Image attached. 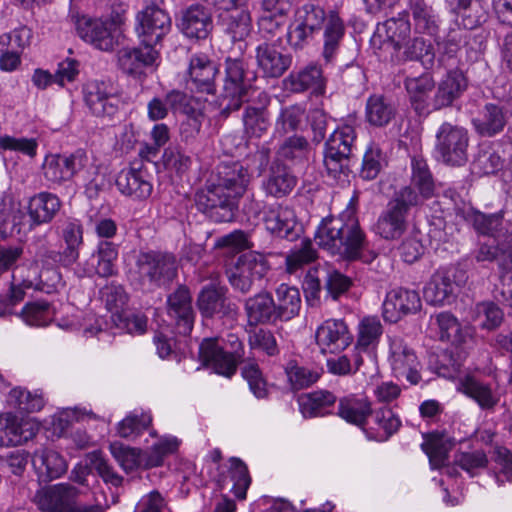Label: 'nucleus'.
<instances>
[{
    "instance_id": "obj_13",
    "label": "nucleus",
    "mask_w": 512,
    "mask_h": 512,
    "mask_svg": "<svg viewBox=\"0 0 512 512\" xmlns=\"http://www.w3.org/2000/svg\"><path fill=\"white\" fill-rule=\"evenodd\" d=\"M136 32L142 45L154 47L171 30V18L160 7L146 6L137 14Z\"/></svg>"
},
{
    "instance_id": "obj_40",
    "label": "nucleus",
    "mask_w": 512,
    "mask_h": 512,
    "mask_svg": "<svg viewBox=\"0 0 512 512\" xmlns=\"http://www.w3.org/2000/svg\"><path fill=\"white\" fill-rule=\"evenodd\" d=\"M60 207V199L55 194L41 192L33 196L28 205L30 228L51 222Z\"/></svg>"
},
{
    "instance_id": "obj_55",
    "label": "nucleus",
    "mask_w": 512,
    "mask_h": 512,
    "mask_svg": "<svg viewBox=\"0 0 512 512\" xmlns=\"http://www.w3.org/2000/svg\"><path fill=\"white\" fill-rule=\"evenodd\" d=\"M7 404L20 412L32 413L40 411L44 406V399L39 393H32L24 388H13L6 399Z\"/></svg>"
},
{
    "instance_id": "obj_52",
    "label": "nucleus",
    "mask_w": 512,
    "mask_h": 512,
    "mask_svg": "<svg viewBox=\"0 0 512 512\" xmlns=\"http://www.w3.org/2000/svg\"><path fill=\"white\" fill-rule=\"evenodd\" d=\"M242 120L244 132L249 138L262 137L270 127V116L264 107L247 106Z\"/></svg>"
},
{
    "instance_id": "obj_51",
    "label": "nucleus",
    "mask_w": 512,
    "mask_h": 512,
    "mask_svg": "<svg viewBox=\"0 0 512 512\" xmlns=\"http://www.w3.org/2000/svg\"><path fill=\"white\" fill-rule=\"evenodd\" d=\"M467 36L468 32L465 29L459 27L450 29L446 38L441 43H438L441 50L438 60L440 65L445 68L456 67L458 63L457 53L461 45L466 42Z\"/></svg>"
},
{
    "instance_id": "obj_2",
    "label": "nucleus",
    "mask_w": 512,
    "mask_h": 512,
    "mask_svg": "<svg viewBox=\"0 0 512 512\" xmlns=\"http://www.w3.org/2000/svg\"><path fill=\"white\" fill-rule=\"evenodd\" d=\"M315 240L321 248L331 255H338L349 260L360 257L366 246V239L356 217L353 198L338 217L322 220L315 233Z\"/></svg>"
},
{
    "instance_id": "obj_63",
    "label": "nucleus",
    "mask_w": 512,
    "mask_h": 512,
    "mask_svg": "<svg viewBox=\"0 0 512 512\" xmlns=\"http://www.w3.org/2000/svg\"><path fill=\"white\" fill-rule=\"evenodd\" d=\"M151 422L150 414L134 411L118 423L117 433L122 438H135L147 429Z\"/></svg>"
},
{
    "instance_id": "obj_64",
    "label": "nucleus",
    "mask_w": 512,
    "mask_h": 512,
    "mask_svg": "<svg viewBox=\"0 0 512 512\" xmlns=\"http://www.w3.org/2000/svg\"><path fill=\"white\" fill-rule=\"evenodd\" d=\"M110 451L122 469L131 472L142 465V450L122 445L118 442L110 444Z\"/></svg>"
},
{
    "instance_id": "obj_11",
    "label": "nucleus",
    "mask_w": 512,
    "mask_h": 512,
    "mask_svg": "<svg viewBox=\"0 0 512 512\" xmlns=\"http://www.w3.org/2000/svg\"><path fill=\"white\" fill-rule=\"evenodd\" d=\"M268 269V262L262 254L248 252L239 256L226 273L234 291L246 294L251 291L256 281L265 276Z\"/></svg>"
},
{
    "instance_id": "obj_60",
    "label": "nucleus",
    "mask_w": 512,
    "mask_h": 512,
    "mask_svg": "<svg viewBox=\"0 0 512 512\" xmlns=\"http://www.w3.org/2000/svg\"><path fill=\"white\" fill-rule=\"evenodd\" d=\"M386 165V155L377 144L371 143L364 153L360 175L363 179L373 180Z\"/></svg>"
},
{
    "instance_id": "obj_21",
    "label": "nucleus",
    "mask_w": 512,
    "mask_h": 512,
    "mask_svg": "<svg viewBox=\"0 0 512 512\" xmlns=\"http://www.w3.org/2000/svg\"><path fill=\"white\" fill-rule=\"evenodd\" d=\"M263 221L269 232L289 241L296 240L301 232L295 212L288 206L276 204L267 207Z\"/></svg>"
},
{
    "instance_id": "obj_17",
    "label": "nucleus",
    "mask_w": 512,
    "mask_h": 512,
    "mask_svg": "<svg viewBox=\"0 0 512 512\" xmlns=\"http://www.w3.org/2000/svg\"><path fill=\"white\" fill-rule=\"evenodd\" d=\"M118 259V245L112 241L100 240L96 250L83 263H80L75 274L79 278L92 277H110L117 273L116 261Z\"/></svg>"
},
{
    "instance_id": "obj_8",
    "label": "nucleus",
    "mask_w": 512,
    "mask_h": 512,
    "mask_svg": "<svg viewBox=\"0 0 512 512\" xmlns=\"http://www.w3.org/2000/svg\"><path fill=\"white\" fill-rule=\"evenodd\" d=\"M469 133L460 125L443 122L435 133L434 155L449 166H461L468 159Z\"/></svg>"
},
{
    "instance_id": "obj_62",
    "label": "nucleus",
    "mask_w": 512,
    "mask_h": 512,
    "mask_svg": "<svg viewBox=\"0 0 512 512\" xmlns=\"http://www.w3.org/2000/svg\"><path fill=\"white\" fill-rule=\"evenodd\" d=\"M404 59L418 60L426 67L434 64L435 53L433 46L423 38L415 37L404 44Z\"/></svg>"
},
{
    "instance_id": "obj_15",
    "label": "nucleus",
    "mask_w": 512,
    "mask_h": 512,
    "mask_svg": "<svg viewBox=\"0 0 512 512\" xmlns=\"http://www.w3.org/2000/svg\"><path fill=\"white\" fill-rule=\"evenodd\" d=\"M88 162L86 152L81 149L70 155H49L46 156L42 165L43 175L52 184H62L82 171Z\"/></svg>"
},
{
    "instance_id": "obj_10",
    "label": "nucleus",
    "mask_w": 512,
    "mask_h": 512,
    "mask_svg": "<svg viewBox=\"0 0 512 512\" xmlns=\"http://www.w3.org/2000/svg\"><path fill=\"white\" fill-rule=\"evenodd\" d=\"M356 140V132L351 125L335 129L325 144L324 165L332 177L336 178L348 168L349 158Z\"/></svg>"
},
{
    "instance_id": "obj_29",
    "label": "nucleus",
    "mask_w": 512,
    "mask_h": 512,
    "mask_svg": "<svg viewBox=\"0 0 512 512\" xmlns=\"http://www.w3.org/2000/svg\"><path fill=\"white\" fill-rule=\"evenodd\" d=\"M119 68L128 75L142 74L143 69L152 66L159 58L157 48L141 44V47H124L117 53Z\"/></svg>"
},
{
    "instance_id": "obj_23",
    "label": "nucleus",
    "mask_w": 512,
    "mask_h": 512,
    "mask_svg": "<svg viewBox=\"0 0 512 512\" xmlns=\"http://www.w3.org/2000/svg\"><path fill=\"white\" fill-rule=\"evenodd\" d=\"M316 343L323 353L346 349L353 340L348 326L342 319H328L316 330Z\"/></svg>"
},
{
    "instance_id": "obj_53",
    "label": "nucleus",
    "mask_w": 512,
    "mask_h": 512,
    "mask_svg": "<svg viewBox=\"0 0 512 512\" xmlns=\"http://www.w3.org/2000/svg\"><path fill=\"white\" fill-rule=\"evenodd\" d=\"M308 153L309 143L306 138L294 135L286 138L279 146L275 161L297 164L306 160Z\"/></svg>"
},
{
    "instance_id": "obj_48",
    "label": "nucleus",
    "mask_w": 512,
    "mask_h": 512,
    "mask_svg": "<svg viewBox=\"0 0 512 512\" xmlns=\"http://www.w3.org/2000/svg\"><path fill=\"white\" fill-rule=\"evenodd\" d=\"M459 390L473 399L482 409H491L499 401L491 387L474 376L466 375L461 378Z\"/></svg>"
},
{
    "instance_id": "obj_56",
    "label": "nucleus",
    "mask_w": 512,
    "mask_h": 512,
    "mask_svg": "<svg viewBox=\"0 0 512 512\" xmlns=\"http://www.w3.org/2000/svg\"><path fill=\"white\" fill-rule=\"evenodd\" d=\"M317 250L313 247L310 239H304L299 246H295L286 256V270L294 274L304 266L314 262L317 259Z\"/></svg>"
},
{
    "instance_id": "obj_18",
    "label": "nucleus",
    "mask_w": 512,
    "mask_h": 512,
    "mask_svg": "<svg viewBox=\"0 0 512 512\" xmlns=\"http://www.w3.org/2000/svg\"><path fill=\"white\" fill-rule=\"evenodd\" d=\"M116 186L125 196L145 200L153 191L152 175L142 162H134L129 168L118 173Z\"/></svg>"
},
{
    "instance_id": "obj_58",
    "label": "nucleus",
    "mask_w": 512,
    "mask_h": 512,
    "mask_svg": "<svg viewBox=\"0 0 512 512\" xmlns=\"http://www.w3.org/2000/svg\"><path fill=\"white\" fill-rule=\"evenodd\" d=\"M19 316L29 326L42 327L53 320L54 310L46 301H34L27 303Z\"/></svg>"
},
{
    "instance_id": "obj_45",
    "label": "nucleus",
    "mask_w": 512,
    "mask_h": 512,
    "mask_svg": "<svg viewBox=\"0 0 512 512\" xmlns=\"http://www.w3.org/2000/svg\"><path fill=\"white\" fill-rule=\"evenodd\" d=\"M218 23L231 40L242 42L250 34L251 17L248 11L239 8L221 13Z\"/></svg>"
},
{
    "instance_id": "obj_57",
    "label": "nucleus",
    "mask_w": 512,
    "mask_h": 512,
    "mask_svg": "<svg viewBox=\"0 0 512 512\" xmlns=\"http://www.w3.org/2000/svg\"><path fill=\"white\" fill-rule=\"evenodd\" d=\"M382 335V325L377 317H365L358 327L356 348L360 351H370L377 346Z\"/></svg>"
},
{
    "instance_id": "obj_61",
    "label": "nucleus",
    "mask_w": 512,
    "mask_h": 512,
    "mask_svg": "<svg viewBox=\"0 0 512 512\" xmlns=\"http://www.w3.org/2000/svg\"><path fill=\"white\" fill-rule=\"evenodd\" d=\"M101 299L110 312L111 320H115L116 314H121L128 301V295L122 285L111 282L105 285L101 291Z\"/></svg>"
},
{
    "instance_id": "obj_26",
    "label": "nucleus",
    "mask_w": 512,
    "mask_h": 512,
    "mask_svg": "<svg viewBox=\"0 0 512 512\" xmlns=\"http://www.w3.org/2000/svg\"><path fill=\"white\" fill-rule=\"evenodd\" d=\"M226 288L217 283L205 285L199 292L197 306L203 317L215 315L228 316L234 314L236 306L225 297Z\"/></svg>"
},
{
    "instance_id": "obj_39",
    "label": "nucleus",
    "mask_w": 512,
    "mask_h": 512,
    "mask_svg": "<svg viewBox=\"0 0 512 512\" xmlns=\"http://www.w3.org/2000/svg\"><path fill=\"white\" fill-rule=\"evenodd\" d=\"M507 123L502 107L488 103L473 117L474 130L481 137H493L500 133Z\"/></svg>"
},
{
    "instance_id": "obj_34",
    "label": "nucleus",
    "mask_w": 512,
    "mask_h": 512,
    "mask_svg": "<svg viewBox=\"0 0 512 512\" xmlns=\"http://www.w3.org/2000/svg\"><path fill=\"white\" fill-rule=\"evenodd\" d=\"M411 183L405 186L397 193H403L409 190L416 196L417 206L422 204L424 200L434 195L435 183L429 170L427 162L421 157H413L411 159Z\"/></svg>"
},
{
    "instance_id": "obj_3",
    "label": "nucleus",
    "mask_w": 512,
    "mask_h": 512,
    "mask_svg": "<svg viewBox=\"0 0 512 512\" xmlns=\"http://www.w3.org/2000/svg\"><path fill=\"white\" fill-rule=\"evenodd\" d=\"M256 73L249 69L248 62L243 57H227L225 60V75L220 93L221 113L228 116L237 111L244 102L248 101L254 91Z\"/></svg>"
},
{
    "instance_id": "obj_28",
    "label": "nucleus",
    "mask_w": 512,
    "mask_h": 512,
    "mask_svg": "<svg viewBox=\"0 0 512 512\" xmlns=\"http://www.w3.org/2000/svg\"><path fill=\"white\" fill-rule=\"evenodd\" d=\"M177 26L188 38L206 39L213 29L212 16L204 6L191 5L182 12Z\"/></svg>"
},
{
    "instance_id": "obj_9",
    "label": "nucleus",
    "mask_w": 512,
    "mask_h": 512,
    "mask_svg": "<svg viewBox=\"0 0 512 512\" xmlns=\"http://www.w3.org/2000/svg\"><path fill=\"white\" fill-rule=\"evenodd\" d=\"M414 206H417L416 196L409 190L395 193L377 220L376 233L386 240L399 238L406 230L407 216Z\"/></svg>"
},
{
    "instance_id": "obj_54",
    "label": "nucleus",
    "mask_w": 512,
    "mask_h": 512,
    "mask_svg": "<svg viewBox=\"0 0 512 512\" xmlns=\"http://www.w3.org/2000/svg\"><path fill=\"white\" fill-rule=\"evenodd\" d=\"M228 476L233 482L231 492L239 500L246 499L247 490L251 485V476L247 465L237 457L229 459Z\"/></svg>"
},
{
    "instance_id": "obj_42",
    "label": "nucleus",
    "mask_w": 512,
    "mask_h": 512,
    "mask_svg": "<svg viewBox=\"0 0 512 512\" xmlns=\"http://www.w3.org/2000/svg\"><path fill=\"white\" fill-rule=\"evenodd\" d=\"M455 196L456 193L451 190L445 193V197H449L451 201L454 202L456 215L472 224L478 233L483 235H492L501 225L502 216L500 214L495 213L487 215L479 211H473L470 207L458 208L456 206Z\"/></svg>"
},
{
    "instance_id": "obj_43",
    "label": "nucleus",
    "mask_w": 512,
    "mask_h": 512,
    "mask_svg": "<svg viewBox=\"0 0 512 512\" xmlns=\"http://www.w3.org/2000/svg\"><path fill=\"white\" fill-rule=\"evenodd\" d=\"M61 237L66 245L62 256L64 267H70L79 259V250L83 245V226L81 221L75 218L66 219L61 227Z\"/></svg>"
},
{
    "instance_id": "obj_50",
    "label": "nucleus",
    "mask_w": 512,
    "mask_h": 512,
    "mask_svg": "<svg viewBox=\"0 0 512 512\" xmlns=\"http://www.w3.org/2000/svg\"><path fill=\"white\" fill-rule=\"evenodd\" d=\"M394 115V107L383 95L374 94L368 97L365 117L370 125L375 127L386 126Z\"/></svg>"
},
{
    "instance_id": "obj_6",
    "label": "nucleus",
    "mask_w": 512,
    "mask_h": 512,
    "mask_svg": "<svg viewBox=\"0 0 512 512\" xmlns=\"http://www.w3.org/2000/svg\"><path fill=\"white\" fill-rule=\"evenodd\" d=\"M80 491L70 483H59L38 489L33 503L41 512H103L101 503L77 502Z\"/></svg>"
},
{
    "instance_id": "obj_49",
    "label": "nucleus",
    "mask_w": 512,
    "mask_h": 512,
    "mask_svg": "<svg viewBox=\"0 0 512 512\" xmlns=\"http://www.w3.org/2000/svg\"><path fill=\"white\" fill-rule=\"evenodd\" d=\"M301 307L300 292L296 287L280 284L276 289L275 308L279 320H290L298 314Z\"/></svg>"
},
{
    "instance_id": "obj_33",
    "label": "nucleus",
    "mask_w": 512,
    "mask_h": 512,
    "mask_svg": "<svg viewBox=\"0 0 512 512\" xmlns=\"http://www.w3.org/2000/svg\"><path fill=\"white\" fill-rule=\"evenodd\" d=\"M22 285L50 294L62 286V275L55 266L30 263L22 275Z\"/></svg>"
},
{
    "instance_id": "obj_59",
    "label": "nucleus",
    "mask_w": 512,
    "mask_h": 512,
    "mask_svg": "<svg viewBox=\"0 0 512 512\" xmlns=\"http://www.w3.org/2000/svg\"><path fill=\"white\" fill-rule=\"evenodd\" d=\"M31 247L34 255L31 263H37L40 266H54L55 263H59L64 267L62 260L63 251H56L46 234L34 237Z\"/></svg>"
},
{
    "instance_id": "obj_27",
    "label": "nucleus",
    "mask_w": 512,
    "mask_h": 512,
    "mask_svg": "<svg viewBox=\"0 0 512 512\" xmlns=\"http://www.w3.org/2000/svg\"><path fill=\"white\" fill-rule=\"evenodd\" d=\"M456 282L451 270L438 269L423 289V297L429 305L450 304L455 298Z\"/></svg>"
},
{
    "instance_id": "obj_7",
    "label": "nucleus",
    "mask_w": 512,
    "mask_h": 512,
    "mask_svg": "<svg viewBox=\"0 0 512 512\" xmlns=\"http://www.w3.org/2000/svg\"><path fill=\"white\" fill-rule=\"evenodd\" d=\"M329 16L330 10L326 12L319 4L308 2L299 6L287 28L288 45L294 50L305 48L322 30Z\"/></svg>"
},
{
    "instance_id": "obj_38",
    "label": "nucleus",
    "mask_w": 512,
    "mask_h": 512,
    "mask_svg": "<svg viewBox=\"0 0 512 512\" xmlns=\"http://www.w3.org/2000/svg\"><path fill=\"white\" fill-rule=\"evenodd\" d=\"M32 463L40 480L44 482L57 479L67 471V463L63 456L50 448L35 450Z\"/></svg>"
},
{
    "instance_id": "obj_41",
    "label": "nucleus",
    "mask_w": 512,
    "mask_h": 512,
    "mask_svg": "<svg viewBox=\"0 0 512 512\" xmlns=\"http://www.w3.org/2000/svg\"><path fill=\"white\" fill-rule=\"evenodd\" d=\"M245 311L250 325L279 320L275 301L269 293L262 292L245 301Z\"/></svg>"
},
{
    "instance_id": "obj_1",
    "label": "nucleus",
    "mask_w": 512,
    "mask_h": 512,
    "mask_svg": "<svg viewBox=\"0 0 512 512\" xmlns=\"http://www.w3.org/2000/svg\"><path fill=\"white\" fill-rule=\"evenodd\" d=\"M251 180L249 170L238 162L218 168L216 184L197 192L198 209L215 222H229L234 217L236 201L243 196Z\"/></svg>"
},
{
    "instance_id": "obj_25",
    "label": "nucleus",
    "mask_w": 512,
    "mask_h": 512,
    "mask_svg": "<svg viewBox=\"0 0 512 512\" xmlns=\"http://www.w3.org/2000/svg\"><path fill=\"white\" fill-rule=\"evenodd\" d=\"M189 80L187 85L190 90L206 94H214L216 91L215 78L218 74L217 65L205 54L193 55L189 63Z\"/></svg>"
},
{
    "instance_id": "obj_35",
    "label": "nucleus",
    "mask_w": 512,
    "mask_h": 512,
    "mask_svg": "<svg viewBox=\"0 0 512 512\" xmlns=\"http://www.w3.org/2000/svg\"><path fill=\"white\" fill-rule=\"evenodd\" d=\"M285 88L294 93L311 90L314 94H322L325 90V79L322 69L316 64H309L297 72H291L284 80Z\"/></svg>"
},
{
    "instance_id": "obj_36",
    "label": "nucleus",
    "mask_w": 512,
    "mask_h": 512,
    "mask_svg": "<svg viewBox=\"0 0 512 512\" xmlns=\"http://www.w3.org/2000/svg\"><path fill=\"white\" fill-rule=\"evenodd\" d=\"M323 30V47L321 56L326 64L335 62L345 37L346 27L338 12L330 10L328 22Z\"/></svg>"
},
{
    "instance_id": "obj_30",
    "label": "nucleus",
    "mask_w": 512,
    "mask_h": 512,
    "mask_svg": "<svg viewBox=\"0 0 512 512\" xmlns=\"http://www.w3.org/2000/svg\"><path fill=\"white\" fill-rule=\"evenodd\" d=\"M467 88V80L463 72L455 67L449 68L439 82L431 100L433 110L450 106Z\"/></svg>"
},
{
    "instance_id": "obj_4",
    "label": "nucleus",
    "mask_w": 512,
    "mask_h": 512,
    "mask_svg": "<svg viewBox=\"0 0 512 512\" xmlns=\"http://www.w3.org/2000/svg\"><path fill=\"white\" fill-rule=\"evenodd\" d=\"M131 274L143 289L160 288L177 276L176 258L170 253L159 251L139 252Z\"/></svg>"
},
{
    "instance_id": "obj_22",
    "label": "nucleus",
    "mask_w": 512,
    "mask_h": 512,
    "mask_svg": "<svg viewBox=\"0 0 512 512\" xmlns=\"http://www.w3.org/2000/svg\"><path fill=\"white\" fill-rule=\"evenodd\" d=\"M421 306V298L417 291L396 288L386 295L383 302V317L386 321L395 323L404 315L416 313Z\"/></svg>"
},
{
    "instance_id": "obj_20",
    "label": "nucleus",
    "mask_w": 512,
    "mask_h": 512,
    "mask_svg": "<svg viewBox=\"0 0 512 512\" xmlns=\"http://www.w3.org/2000/svg\"><path fill=\"white\" fill-rule=\"evenodd\" d=\"M114 22L110 19L81 17L76 29L79 37L102 51H110L115 45L112 33Z\"/></svg>"
},
{
    "instance_id": "obj_44",
    "label": "nucleus",
    "mask_w": 512,
    "mask_h": 512,
    "mask_svg": "<svg viewBox=\"0 0 512 512\" xmlns=\"http://www.w3.org/2000/svg\"><path fill=\"white\" fill-rule=\"evenodd\" d=\"M337 397L326 390L314 391L299 397L298 403L305 418L325 416L332 412Z\"/></svg>"
},
{
    "instance_id": "obj_19",
    "label": "nucleus",
    "mask_w": 512,
    "mask_h": 512,
    "mask_svg": "<svg viewBox=\"0 0 512 512\" xmlns=\"http://www.w3.org/2000/svg\"><path fill=\"white\" fill-rule=\"evenodd\" d=\"M39 430L38 425L22 419L11 412L0 414V446L16 447L32 440Z\"/></svg>"
},
{
    "instance_id": "obj_47",
    "label": "nucleus",
    "mask_w": 512,
    "mask_h": 512,
    "mask_svg": "<svg viewBox=\"0 0 512 512\" xmlns=\"http://www.w3.org/2000/svg\"><path fill=\"white\" fill-rule=\"evenodd\" d=\"M371 411L370 402L366 398L350 395L339 400L337 414L346 422L362 427Z\"/></svg>"
},
{
    "instance_id": "obj_5",
    "label": "nucleus",
    "mask_w": 512,
    "mask_h": 512,
    "mask_svg": "<svg viewBox=\"0 0 512 512\" xmlns=\"http://www.w3.org/2000/svg\"><path fill=\"white\" fill-rule=\"evenodd\" d=\"M243 354V344L233 334H229L226 341L222 338H206L199 346L202 363L225 377H231L236 372Z\"/></svg>"
},
{
    "instance_id": "obj_14",
    "label": "nucleus",
    "mask_w": 512,
    "mask_h": 512,
    "mask_svg": "<svg viewBox=\"0 0 512 512\" xmlns=\"http://www.w3.org/2000/svg\"><path fill=\"white\" fill-rule=\"evenodd\" d=\"M388 360L396 378L405 379L411 385H417L421 381L418 357L401 337L390 338Z\"/></svg>"
},
{
    "instance_id": "obj_46",
    "label": "nucleus",
    "mask_w": 512,
    "mask_h": 512,
    "mask_svg": "<svg viewBox=\"0 0 512 512\" xmlns=\"http://www.w3.org/2000/svg\"><path fill=\"white\" fill-rule=\"evenodd\" d=\"M414 29L416 33L436 36L440 27V18L436 11L424 0H409Z\"/></svg>"
},
{
    "instance_id": "obj_24",
    "label": "nucleus",
    "mask_w": 512,
    "mask_h": 512,
    "mask_svg": "<svg viewBox=\"0 0 512 512\" xmlns=\"http://www.w3.org/2000/svg\"><path fill=\"white\" fill-rule=\"evenodd\" d=\"M168 315L175 321L179 334L188 335L193 329L195 314L190 291L179 286L167 299Z\"/></svg>"
},
{
    "instance_id": "obj_12",
    "label": "nucleus",
    "mask_w": 512,
    "mask_h": 512,
    "mask_svg": "<svg viewBox=\"0 0 512 512\" xmlns=\"http://www.w3.org/2000/svg\"><path fill=\"white\" fill-rule=\"evenodd\" d=\"M83 100L96 117L112 119L120 108V98L113 84L104 80H91L83 85Z\"/></svg>"
},
{
    "instance_id": "obj_31",
    "label": "nucleus",
    "mask_w": 512,
    "mask_h": 512,
    "mask_svg": "<svg viewBox=\"0 0 512 512\" xmlns=\"http://www.w3.org/2000/svg\"><path fill=\"white\" fill-rule=\"evenodd\" d=\"M258 68L267 78L282 76L291 66L292 56L282 53L275 45L262 43L256 48Z\"/></svg>"
},
{
    "instance_id": "obj_37",
    "label": "nucleus",
    "mask_w": 512,
    "mask_h": 512,
    "mask_svg": "<svg viewBox=\"0 0 512 512\" xmlns=\"http://www.w3.org/2000/svg\"><path fill=\"white\" fill-rule=\"evenodd\" d=\"M297 184V177L284 163L274 161L269 168L262 187L265 193L274 198L289 195Z\"/></svg>"
},
{
    "instance_id": "obj_16",
    "label": "nucleus",
    "mask_w": 512,
    "mask_h": 512,
    "mask_svg": "<svg viewBox=\"0 0 512 512\" xmlns=\"http://www.w3.org/2000/svg\"><path fill=\"white\" fill-rule=\"evenodd\" d=\"M411 25L406 12L399 13L397 17L378 23L370 39L375 50L398 51L403 42L409 37Z\"/></svg>"
},
{
    "instance_id": "obj_32",
    "label": "nucleus",
    "mask_w": 512,
    "mask_h": 512,
    "mask_svg": "<svg viewBox=\"0 0 512 512\" xmlns=\"http://www.w3.org/2000/svg\"><path fill=\"white\" fill-rule=\"evenodd\" d=\"M410 103L419 115L430 112V96L435 89V81L430 73H423L419 76H408L404 80Z\"/></svg>"
}]
</instances>
